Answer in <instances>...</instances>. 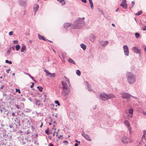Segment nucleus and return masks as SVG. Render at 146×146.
I'll return each instance as SVG.
<instances>
[{"instance_id": "52", "label": "nucleus", "mask_w": 146, "mask_h": 146, "mask_svg": "<svg viewBox=\"0 0 146 146\" xmlns=\"http://www.w3.org/2000/svg\"><path fill=\"white\" fill-rule=\"evenodd\" d=\"M32 85H31V88H32L33 87V86H34V83H32Z\"/></svg>"}, {"instance_id": "18", "label": "nucleus", "mask_w": 146, "mask_h": 146, "mask_svg": "<svg viewBox=\"0 0 146 146\" xmlns=\"http://www.w3.org/2000/svg\"><path fill=\"white\" fill-rule=\"evenodd\" d=\"M86 84L87 88L88 91H92V90L91 89V86L87 82H86Z\"/></svg>"}, {"instance_id": "16", "label": "nucleus", "mask_w": 146, "mask_h": 146, "mask_svg": "<svg viewBox=\"0 0 146 146\" xmlns=\"http://www.w3.org/2000/svg\"><path fill=\"white\" fill-rule=\"evenodd\" d=\"M69 92L70 91L69 90H68L67 89L63 90L62 93L66 97L67 96Z\"/></svg>"}, {"instance_id": "4", "label": "nucleus", "mask_w": 146, "mask_h": 146, "mask_svg": "<svg viewBox=\"0 0 146 146\" xmlns=\"http://www.w3.org/2000/svg\"><path fill=\"white\" fill-rule=\"evenodd\" d=\"M121 96L122 98L123 99H126L127 102H128L130 100V98L131 97L134 98L136 100V101H137V100L136 98L131 96V94L128 93H121Z\"/></svg>"}, {"instance_id": "64", "label": "nucleus", "mask_w": 146, "mask_h": 146, "mask_svg": "<svg viewBox=\"0 0 146 146\" xmlns=\"http://www.w3.org/2000/svg\"><path fill=\"white\" fill-rule=\"evenodd\" d=\"M12 49H13V50H15V48L14 47H13H13H12Z\"/></svg>"}, {"instance_id": "31", "label": "nucleus", "mask_w": 146, "mask_h": 146, "mask_svg": "<svg viewBox=\"0 0 146 146\" xmlns=\"http://www.w3.org/2000/svg\"><path fill=\"white\" fill-rule=\"evenodd\" d=\"M142 11H140L138 12L136 14V15H140L142 13Z\"/></svg>"}, {"instance_id": "8", "label": "nucleus", "mask_w": 146, "mask_h": 146, "mask_svg": "<svg viewBox=\"0 0 146 146\" xmlns=\"http://www.w3.org/2000/svg\"><path fill=\"white\" fill-rule=\"evenodd\" d=\"M124 123L127 127L129 133L131 134V129L129 122L127 121L126 120L124 122Z\"/></svg>"}, {"instance_id": "32", "label": "nucleus", "mask_w": 146, "mask_h": 146, "mask_svg": "<svg viewBox=\"0 0 146 146\" xmlns=\"http://www.w3.org/2000/svg\"><path fill=\"white\" fill-rule=\"evenodd\" d=\"M91 8L92 9H93L94 8L93 3H90Z\"/></svg>"}, {"instance_id": "14", "label": "nucleus", "mask_w": 146, "mask_h": 146, "mask_svg": "<svg viewBox=\"0 0 146 146\" xmlns=\"http://www.w3.org/2000/svg\"><path fill=\"white\" fill-rule=\"evenodd\" d=\"M108 41H101L100 42V45L102 47H106L108 43Z\"/></svg>"}, {"instance_id": "49", "label": "nucleus", "mask_w": 146, "mask_h": 146, "mask_svg": "<svg viewBox=\"0 0 146 146\" xmlns=\"http://www.w3.org/2000/svg\"><path fill=\"white\" fill-rule=\"evenodd\" d=\"M49 146H54L51 143H50L49 144Z\"/></svg>"}, {"instance_id": "7", "label": "nucleus", "mask_w": 146, "mask_h": 146, "mask_svg": "<svg viewBox=\"0 0 146 146\" xmlns=\"http://www.w3.org/2000/svg\"><path fill=\"white\" fill-rule=\"evenodd\" d=\"M123 49L125 55L128 56L129 55V50L128 46L125 45L123 46Z\"/></svg>"}, {"instance_id": "53", "label": "nucleus", "mask_w": 146, "mask_h": 146, "mask_svg": "<svg viewBox=\"0 0 146 146\" xmlns=\"http://www.w3.org/2000/svg\"><path fill=\"white\" fill-rule=\"evenodd\" d=\"M10 52H11L10 50H8V51L7 52V53H9V54Z\"/></svg>"}, {"instance_id": "25", "label": "nucleus", "mask_w": 146, "mask_h": 146, "mask_svg": "<svg viewBox=\"0 0 146 146\" xmlns=\"http://www.w3.org/2000/svg\"><path fill=\"white\" fill-rule=\"evenodd\" d=\"M48 76L50 78H51L52 77H54L55 76V73H50V74L48 75Z\"/></svg>"}, {"instance_id": "39", "label": "nucleus", "mask_w": 146, "mask_h": 146, "mask_svg": "<svg viewBox=\"0 0 146 146\" xmlns=\"http://www.w3.org/2000/svg\"><path fill=\"white\" fill-rule=\"evenodd\" d=\"M16 92H18L19 94L21 93V92L20 90L16 88Z\"/></svg>"}, {"instance_id": "43", "label": "nucleus", "mask_w": 146, "mask_h": 146, "mask_svg": "<svg viewBox=\"0 0 146 146\" xmlns=\"http://www.w3.org/2000/svg\"><path fill=\"white\" fill-rule=\"evenodd\" d=\"M15 106H16V107L17 109H20V107H19V106L18 105H17V104H15Z\"/></svg>"}, {"instance_id": "5", "label": "nucleus", "mask_w": 146, "mask_h": 146, "mask_svg": "<svg viewBox=\"0 0 146 146\" xmlns=\"http://www.w3.org/2000/svg\"><path fill=\"white\" fill-rule=\"evenodd\" d=\"M121 142L124 144H127L131 142V140L126 136H123L121 139Z\"/></svg>"}, {"instance_id": "28", "label": "nucleus", "mask_w": 146, "mask_h": 146, "mask_svg": "<svg viewBox=\"0 0 146 146\" xmlns=\"http://www.w3.org/2000/svg\"><path fill=\"white\" fill-rule=\"evenodd\" d=\"M16 49L17 51H18L19 50L20 48V46L19 45H17L16 46Z\"/></svg>"}, {"instance_id": "38", "label": "nucleus", "mask_w": 146, "mask_h": 146, "mask_svg": "<svg viewBox=\"0 0 146 146\" xmlns=\"http://www.w3.org/2000/svg\"><path fill=\"white\" fill-rule=\"evenodd\" d=\"M45 133L47 134V135H49V130L48 129H46L45 131Z\"/></svg>"}, {"instance_id": "11", "label": "nucleus", "mask_w": 146, "mask_h": 146, "mask_svg": "<svg viewBox=\"0 0 146 146\" xmlns=\"http://www.w3.org/2000/svg\"><path fill=\"white\" fill-rule=\"evenodd\" d=\"M132 50L134 52L138 54L140 56H141V51L139 49L137 48L136 47H133L132 48Z\"/></svg>"}, {"instance_id": "17", "label": "nucleus", "mask_w": 146, "mask_h": 146, "mask_svg": "<svg viewBox=\"0 0 146 146\" xmlns=\"http://www.w3.org/2000/svg\"><path fill=\"white\" fill-rule=\"evenodd\" d=\"M72 24H71L70 23H66L64 24V27L65 29H67L68 27L72 26Z\"/></svg>"}, {"instance_id": "9", "label": "nucleus", "mask_w": 146, "mask_h": 146, "mask_svg": "<svg viewBox=\"0 0 146 146\" xmlns=\"http://www.w3.org/2000/svg\"><path fill=\"white\" fill-rule=\"evenodd\" d=\"M120 6H122L125 9L127 8V4L126 3V0H122V2L121 3Z\"/></svg>"}, {"instance_id": "19", "label": "nucleus", "mask_w": 146, "mask_h": 146, "mask_svg": "<svg viewBox=\"0 0 146 146\" xmlns=\"http://www.w3.org/2000/svg\"><path fill=\"white\" fill-rule=\"evenodd\" d=\"M80 46L83 50H85L86 49V45L83 43H82L80 44Z\"/></svg>"}, {"instance_id": "30", "label": "nucleus", "mask_w": 146, "mask_h": 146, "mask_svg": "<svg viewBox=\"0 0 146 146\" xmlns=\"http://www.w3.org/2000/svg\"><path fill=\"white\" fill-rule=\"evenodd\" d=\"M37 88L40 92H41L42 91L43 88L42 87H40L39 86H38L37 87Z\"/></svg>"}, {"instance_id": "1", "label": "nucleus", "mask_w": 146, "mask_h": 146, "mask_svg": "<svg viewBox=\"0 0 146 146\" xmlns=\"http://www.w3.org/2000/svg\"><path fill=\"white\" fill-rule=\"evenodd\" d=\"M84 19V17L78 19L74 23V29H79L84 26L85 24Z\"/></svg>"}, {"instance_id": "12", "label": "nucleus", "mask_w": 146, "mask_h": 146, "mask_svg": "<svg viewBox=\"0 0 146 146\" xmlns=\"http://www.w3.org/2000/svg\"><path fill=\"white\" fill-rule=\"evenodd\" d=\"M19 4L20 5L23 7L27 5V1L26 0H19Z\"/></svg>"}, {"instance_id": "35", "label": "nucleus", "mask_w": 146, "mask_h": 146, "mask_svg": "<svg viewBox=\"0 0 146 146\" xmlns=\"http://www.w3.org/2000/svg\"><path fill=\"white\" fill-rule=\"evenodd\" d=\"M135 3L134 1H132L131 2V7L132 8L133 7L134 5H135Z\"/></svg>"}, {"instance_id": "47", "label": "nucleus", "mask_w": 146, "mask_h": 146, "mask_svg": "<svg viewBox=\"0 0 146 146\" xmlns=\"http://www.w3.org/2000/svg\"><path fill=\"white\" fill-rule=\"evenodd\" d=\"M20 121L19 120V121L18 122V123H17V125H18L19 126H20Z\"/></svg>"}, {"instance_id": "42", "label": "nucleus", "mask_w": 146, "mask_h": 146, "mask_svg": "<svg viewBox=\"0 0 146 146\" xmlns=\"http://www.w3.org/2000/svg\"><path fill=\"white\" fill-rule=\"evenodd\" d=\"M142 30L144 31L146 30V26L143 27Z\"/></svg>"}, {"instance_id": "23", "label": "nucleus", "mask_w": 146, "mask_h": 146, "mask_svg": "<svg viewBox=\"0 0 146 146\" xmlns=\"http://www.w3.org/2000/svg\"><path fill=\"white\" fill-rule=\"evenodd\" d=\"M57 1L61 3L62 5H65L66 3V1L64 0H57Z\"/></svg>"}, {"instance_id": "55", "label": "nucleus", "mask_w": 146, "mask_h": 146, "mask_svg": "<svg viewBox=\"0 0 146 146\" xmlns=\"http://www.w3.org/2000/svg\"><path fill=\"white\" fill-rule=\"evenodd\" d=\"M61 137H62V135H60L59 136H58V138L59 139H60Z\"/></svg>"}, {"instance_id": "6", "label": "nucleus", "mask_w": 146, "mask_h": 146, "mask_svg": "<svg viewBox=\"0 0 146 146\" xmlns=\"http://www.w3.org/2000/svg\"><path fill=\"white\" fill-rule=\"evenodd\" d=\"M65 78L67 83H66L64 82H62V88L63 89V90H67L68 89V85L67 84V83H68V84H69L70 83V82L69 80H68L66 77H65Z\"/></svg>"}, {"instance_id": "63", "label": "nucleus", "mask_w": 146, "mask_h": 146, "mask_svg": "<svg viewBox=\"0 0 146 146\" xmlns=\"http://www.w3.org/2000/svg\"><path fill=\"white\" fill-rule=\"evenodd\" d=\"M46 95H44V98L46 99Z\"/></svg>"}, {"instance_id": "22", "label": "nucleus", "mask_w": 146, "mask_h": 146, "mask_svg": "<svg viewBox=\"0 0 146 146\" xmlns=\"http://www.w3.org/2000/svg\"><path fill=\"white\" fill-rule=\"evenodd\" d=\"M38 38L40 39V40H42L44 41H45L46 40L45 39V38L43 37V36H41V35H40L39 34H38Z\"/></svg>"}, {"instance_id": "37", "label": "nucleus", "mask_w": 146, "mask_h": 146, "mask_svg": "<svg viewBox=\"0 0 146 146\" xmlns=\"http://www.w3.org/2000/svg\"><path fill=\"white\" fill-rule=\"evenodd\" d=\"M133 115V114L129 113V114H127V116L128 117H132Z\"/></svg>"}, {"instance_id": "58", "label": "nucleus", "mask_w": 146, "mask_h": 146, "mask_svg": "<svg viewBox=\"0 0 146 146\" xmlns=\"http://www.w3.org/2000/svg\"><path fill=\"white\" fill-rule=\"evenodd\" d=\"M112 25L113 26V27H115V25L113 24V23H112Z\"/></svg>"}, {"instance_id": "15", "label": "nucleus", "mask_w": 146, "mask_h": 146, "mask_svg": "<svg viewBox=\"0 0 146 146\" xmlns=\"http://www.w3.org/2000/svg\"><path fill=\"white\" fill-rule=\"evenodd\" d=\"M39 8V6L37 4H35L33 6V10L35 12V14L36 13L37 11L38 10Z\"/></svg>"}, {"instance_id": "45", "label": "nucleus", "mask_w": 146, "mask_h": 146, "mask_svg": "<svg viewBox=\"0 0 146 146\" xmlns=\"http://www.w3.org/2000/svg\"><path fill=\"white\" fill-rule=\"evenodd\" d=\"M46 73L47 74L46 75L48 76V75L50 74V72L48 71H47V72H46Z\"/></svg>"}, {"instance_id": "57", "label": "nucleus", "mask_w": 146, "mask_h": 146, "mask_svg": "<svg viewBox=\"0 0 146 146\" xmlns=\"http://www.w3.org/2000/svg\"><path fill=\"white\" fill-rule=\"evenodd\" d=\"M44 71L46 73V72H47L48 70H47L46 69H45L44 70Z\"/></svg>"}, {"instance_id": "41", "label": "nucleus", "mask_w": 146, "mask_h": 146, "mask_svg": "<svg viewBox=\"0 0 146 146\" xmlns=\"http://www.w3.org/2000/svg\"><path fill=\"white\" fill-rule=\"evenodd\" d=\"M13 43L14 44H17L18 43V41L17 40H14L13 41Z\"/></svg>"}, {"instance_id": "59", "label": "nucleus", "mask_w": 146, "mask_h": 146, "mask_svg": "<svg viewBox=\"0 0 146 146\" xmlns=\"http://www.w3.org/2000/svg\"><path fill=\"white\" fill-rule=\"evenodd\" d=\"M89 1L90 3L92 2V0H89Z\"/></svg>"}, {"instance_id": "56", "label": "nucleus", "mask_w": 146, "mask_h": 146, "mask_svg": "<svg viewBox=\"0 0 146 146\" xmlns=\"http://www.w3.org/2000/svg\"><path fill=\"white\" fill-rule=\"evenodd\" d=\"M74 146H78V144L77 143H76L74 145Z\"/></svg>"}, {"instance_id": "34", "label": "nucleus", "mask_w": 146, "mask_h": 146, "mask_svg": "<svg viewBox=\"0 0 146 146\" xmlns=\"http://www.w3.org/2000/svg\"><path fill=\"white\" fill-rule=\"evenodd\" d=\"M54 102L56 104H57L58 106H60V104L59 102L57 100H55L54 101Z\"/></svg>"}, {"instance_id": "13", "label": "nucleus", "mask_w": 146, "mask_h": 146, "mask_svg": "<svg viewBox=\"0 0 146 146\" xmlns=\"http://www.w3.org/2000/svg\"><path fill=\"white\" fill-rule=\"evenodd\" d=\"M96 36L93 34H91L89 36V40L92 42H94L96 38Z\"/></svg>"}, {"instance_id": "51", "label": "nucleus", "mask_w": 146, "mask_h": 146, "mask_svg": "<svg viewBox=\"0 0 146 146\" xmlns=\"http://www.w3.org/2000/svg\"><path fill=\"white\" fill-rule=\"evenodd\" d=\"M65 57V54H62V57L64 58Z\"/></svg>"}, {"instance_id": "40", "label": "nucleus", "mask_w": 146, "mask_h": 146, "mask_svg": "<svg viewBox=\"0 0 146 146\" xmlns=\"http://www.w3.org/2000/svg\"><path fill=\"white\" fill-rule=\"evenodd\" d=\"M13 34V31H10L9 33V36H11Z\"/></svg>"}, {"instance_id": "60", "label": "nucleus", "mask_w": 146, "mask_h": 146, "mask_svg": "<svg viewBox=\"0 0 146 146\" xmlns=\"http://www.w3.org/2000/svg\"><path fill=\"white\" fill-rule=\"evenodd\" d=\"M119 8H117L116 10V12H117L119 10Z\"/></svg>"}, {"instance_id": "33", "label": "nucleus", "mask_w": 146, "mask_h": 146, "mask_svg": "<svg viewBox=\"0 0 146 146\" xmlns=\"http://www.w3.org/2000/svg\"><path fill=\"white\" fill-rule=\"evenodd\" d=\"M5 62L7 63H9L10 64H11L12 63V62L11 61H9L8 60H5Z\"/></svg>"}, {"instance_id": "3", "label": "nucleus", "mask_w": 146, "mask_h": 146, "mask_svg": "<svg viewBox=\"0 0 146 146\" xmlns=\"http://www.w3.org/2000/svg\"><path fill=\"white\" fill-rule=\"evenodd\" d=\"M115 97L113 94H107L105 93H102L100 95V99L102 100H106L109 99H112Z\"/></svg>"}, {"instance_id": "26", "label": "nucleus", "mask_w": 146, "mask_h": 146, "mask_svg": "<svg viewBox=\"0 0 146 146\" xmlns=\"http://www.w3.org/2000/svg\"><path fill=\"white\" fill-rule=\"evenodd\" d=\"M36 102L35 103V104L36 105L39 106L40 104V102L39 100H37L36 99Z\"/></svg>"}, {"instance_id": "2", "label": "nucleus", "mask_w": 146, "mask_h": 146, "mask_svg": "<svg viewBox=\"0 0 146 146\" xmlns=\"http://www.w3.org/2000/svg\"><path fill=\"white\" fill-rule=\"evenodd\" d=\"M126 77L128 82L130 84H133L136 81L135 75L132 72H128L126 74Z\"/></svg>"}, {"instance_id": "54", "label": "nucleus", "mask_w": 146, "mask_h": 146, "mask_svg": "<svg viewBox=\"0 0 146 146\" xmlns=\"http://www.w3.org/2000/svg\"><path fill=\"white\" fill-rule=\"evenodd\" d=\"M59 131V130H58V131H57V132H56V136H58V131Z\"/></svg>"}, {"instance_id": "36", "label": "nucleus", "mask_w": 146, "mask_h": 146, "mask_svg": "<svg viewBox=\"0 0 146 146\" xmlns=\"http://www.w3.org/2000/svg\"><path fill=\"white\" fill-rule=\"evenodd\" d=\"M28 76L34 81L35 82H36V81L33 78L32 76H31L30 74H29Z\"/></svg>"}, {"instance_id": "48", "label": "nucleus", "mask_w": 146, "mask_h": 146, "mask_svg": "<svg viewBox=\"0 0 146 146\" xmlns=\"http://www.w3.org/2000/svg\"><path fill=\"white\" fill-rule=\"evenodd\" d=\"M12 115L13 116H15L16 114H15V113L13 112L12 113Z\"/></svg>"}, {"instance_id": "46", "label": "nucleus", "mask_w": 146, "mask_h": 146, "mask_svg": "<svg viewBox=\"0 0 146 146\" xmlns=\"http://www.w3.org/2000/svg\"><path fill=\"white\" fill-rule=\"evenodd\" d=\"M10 70V68H9V69H8V70H7L6 71V72H7V73H9V72Z\"/></svg>"}, {"instance_id": "27", "label": "nucleus", "mask_w": 146, "mask_h": 146, "mask_svg": "<svg viewBox=\"0 0 146 146\" xmlns=\"http://www.w3.org/2000/svg\"><path fill=\"white\" fill-rule=\"evenodd\" d=\"M81 72L79 70H77L76 72V74L78 76H80L81 75Z\"/></svg>"}, {"instance_id": "44", "label": "nucleus", "mask_w": 146, "mask_h": 146, "mask_svg": "<svg viewBox=\"0 0 146 146\" xmlns=\"http://www.w3.org/2000/svg\"><path fill=\"white\" fill-rule=\"evenodd\" d=\"M81 1L84 3H86V0H81Z\"/></svg>"}, {"instance_id": "21", "label": "nucleus", "mask_w": 146, "mask_h": 146, "mask_svg": "<svg viewBox=\"0 0 146 146\" xmlns=\"http://www.w3.org/2000/svg\"><path fill=\"white\" fill-rule=\"evenodd\" d=\"M26 47L25 46L24 44H23L21 48V52H24V50H26Z\"/></svg>"}, {"instance_id": "61", "label": "nucleus", "mask_w": 146, "mask_h": 146, "mask_svg": "<svg viewBox=\"0 0 146 146\" xmlns=\"http://www.w3.org/2000/svg\"><path fill=\"white\" fill-rule=\"evenodd\" d=\"M22 100L23 101H25V99L24 98H22Z\"/></svg>"}, {"instance_id": "29", "label": "nucleus", "mask_w": 146, "mask_h": 146, "mask_svg": "<svg viewBox=\"0 0 146 146\" xmlns=\"http://www.w3.org/2000/svg\"><path fill=\"white\" fill-rule=\"evenodd\" d=\"M135 36L137 38H138L139 37L140 34L139 33H135Z\"/></svg>"}, {"instance_id": "62", "label": "nucleus", "mask_w": 146, "mask_h": 146, "mask_svg": "<svg viewBox=\"0 0 146 146\" xmlns=\"http://www.w3.org/2000/svg\"><path fill=\"white\" fill-rule=\"evenodd\" d=\"M42 125H43V124H42V122L41 123V125L40 126V127H41L42 126Z\"/></svg>"}, {"instance_id": "20", "label": "nucleus", "mask_w": 146, "mask_h": 146, "mask_svg": "<svg viewBox=\"0 0 146 146\" xmlns=\"http://www.w3.org/2000/svg\"><path fill=\"white\" fill-rule=\"evenodd\" d=\"M68 60L69 62L70 63L74 64H76L75 62L71 58H69L68 59Z\"/></svg>"}, {"instance_id": "10", "label": "nucleus", "mask_w": 146, "mask_h": 146, "mask_svg": "<svg viewBox=\"0 0 146 146\" xmlns=\"http://www.w3.org/2000/svg\"><path fill=\"white\" fill-rule=\"evenodd\" d=\"M81 135L87 140L89 141H91V140L90 138V136L86 134L84 131H82L81 132Z\"/></svg>"}, {"instance_id": "50", "label": "nucleus", "mask_w": 146, "mask_h": 146, "mask_svg": "<svg viewBox=\"0 0 146 146\" xmlns=\"http://www.w3.org/2000/svg\"><path fill=\"white\" fill-rule=\"evenodd\" d=\"M4 87V85H2L1 87V89H3V88Z\"/></svg>"}, {"instance_id": "24", "label": "nucleus", "mask_w": 146, "mask_h": 146, "mask_svg": "<svg viewBox=\"0 0 146 146\" xmlns=\"http://www.w3.org/2000/svg\"><path fill=\"white\" fill-rule=\"evenodd\" d=\"M133 108H131L129 109L128 110V113L130 114H133Z\"/></svg>"}]
</instances>
